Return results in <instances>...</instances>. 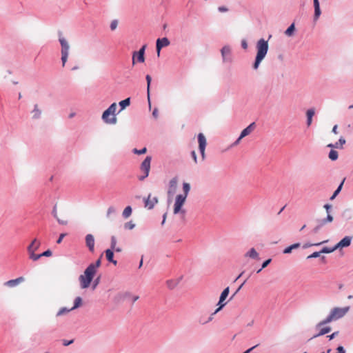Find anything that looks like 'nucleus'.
I'll use <instances>...</instances> for the list:
<instances>
[{"label":"nucleus","mask_w":353,"mask_h":353,"mask_svg":"<svg viewBox=\"0 0 353 353\" xmlns=\"http://www.w3.org/2000/svg\"><path fill=\"white\" fill-rule=\"evenodd\" d=\"M146 46H143L139 51H134L132 54V64H135V61L139 62V63H143L145 61V50Z\"/></svg>","instance_id":"8"},{"label":"nucleus","mask_w":353,"mask_h":353,"mask_svg":"<svg viewBox=\"0 0 353 353\" xmlns=\"http://www.w3.org/2000/svg\"><path fill=\"white\" fill-rule=\"evenodd\" d=\"M116 245H117V239L114 236H112L111 237V243H110V250H114L115 249V247H116Z\"/></svg>","instance_id":"48"},{"label":"nucleus","mask_w":353,"mask_h":353,"mask_svg":"<svg viewBox=\"0 0 353 353\" xmlns=\"http://www.w3.org/2000/svg\"><path fill=\"white\" fill-rule=\"evenodd\" d=\"M132 207L128 205L125 208V209L123 211L122 216L124 219H128L130 217L132 214Z\"/></svg>","instance_id":"31"},{"label":"nucleus","mask_w":353,"mask_h":353,"mask_svg":"<svg viewBox=\"0 0 353 353\" xmlns=\"http://www.w3.org/2000/svg\"><path fill=\"white\" fill-rule=\"evenodd\" d=\"M27 250L29 254L30 259L33 261H37L41 257V254H34L35 251H32V249L31 248H27Z\"/></svg>","instance_id":"26"},{"label":"nucleus","mask_w":353,"mask_h":353,"mask_svg":"<svg viewBox=\"0 0 353 353\" xmlns=\"http://www.w3.org/2000/svg\"><path fill=\"white\" fill-rule=\"evenodd\" d=\"M101 265V259H99L95 263H90L88 267L92 268L97 272V268Z\"/></svg>","instance_id":"39"},{"label":"nucleus","mask_w":353,"mask_h":353,"mask_svg":"<svg viewBox=\"0 0 353 353\" xmlns=\"http://www.w3.org/2000/svg\"><path fill=\"white\" fill-rule=\"evenodd\" d=\"M32 119H39L41 118V110L39 108V106L37 104H35L34 105V108L32 111Z\"/></svg>","instance_id":"25"},{"label":"nucleus","mask_w":353,"mask_h":353,"mask_svg":"<svg viewBox=\"0 0 353 353\" xmlns=\"http://www.w3.org/2000/svg\"><path fill=\"white\" fill-rule=\"evenodd\" d=\"M221 53L224 63L232 62V50L229 46H224L221 50Z\"/></svg>","instance_id":"11"},{"label":"nucleus","mask_w":353,"mask_h":353,"mask_svg":"<svg viewBox=\"0 0 353 353\" xmlns=\"http://www.w3.org/2000/svg\"><path fill=\"white\" fill-rule=\"evenodd\" d=\"M130 295V294L129 292H125V293H119L116 296H115V300H117V301L121 300V299H124L125 297L127 296H129Z\"/></svg>","instance_id":"41"},{"label":"nucleus","mask_w":353,"mask_h":353,"mask_svg":"<svg viewBox=\"0 0 353 353\" xmlns=\"http://www.w3.org/2000/svg\"><path fill=\"white\" fill-rule=\"evenodd\" d=\"M333 221V216L331 214H327L326 218L322 219H318L316 221L317 225L312 230V233L316 234L321 230V228L327 223H331Z\"/></svg>","instance_id":"10"},{"label":"nucleus","mask_w":353,"mask_h":353,"mask_svg":"<svg viewBox=\"0 0 353 353\" xmlns=\"http://www.w3.org/2000/svg\"><path fill=\"white\" fill-rule=\"evenodd\" d=\"M330 331H331V327L330 326L323 327L319 330V332L317 334H314L312 337H311L309 339V341L312 340L314 338L329 333Z\"/></svg>","instance_id":"22"},{"label":"nucleus","mask_w":353,"mask_h":353,"mask_svg":"<svg viewBox=\"0 0 353 353\" xmlns=\"http://www.w3.org/2000/svg\"><path fill=\"white\" fill-rule=\"evenodd\" d=\"M321 252H313L312 254H311L310 255L307 256V259H313V258H317V257H319L320 255H321Z\"/></svg>","instance_id":"51"},{"label":"nucleus","mask_w":353,"mask_h":353,"mask_svg":"<svg viewBox=\"0 0 353 353\" xmlns=\"http://www.w3.org/2000/svg\"><path fill=\"white\" fill-rule=\"evenodd\" d=\"M72 310L70 309H68V307H61L57 313L56 316H63V315H65L66 314H68V312H70V311H72Z\"/></svg>","instance_id":"34"},{"label":"nucleus","mask_w":353,"mask_h":353,"mask_svg":"<svg viewBox=\"0 0 353 353\" xmlns=\"http://www.w3.org/2000/svg\"><path fill=\"white\" fill-rule=\"evenodd\" d=\"M118 20L117 19H114L111 21L110 23V30L112 31H114L117 29V26H118Z\"/></svg>","instance_id":"45"},{"label":"nucleus","mask_w":353,"mask_h":353,"mask_svg":"<svg viewBox=\"0 0 353 353\" xmlns=\"http://www.w3.org/2000/svg\"><path fill=\"white\" fill-rule=\"evenodd\" d=\"M181 279H182V276L179 277L176 280H173V279L168 280L166 281L167 287L170 290H173L174 288H176L179 285V283H180Z\"/></svg>","instance_id":"23"},{"label":"nucleus","mask_w":353,"mask_h":353,"mask_svg":"<svg viewBox=\"0 0 353 353\" xmlns=\"http://www.w3.org/2000/svg\"><path fill=\"white\" fill-rule=\"evenodd\" d=\"M65 236H66V234H65V233L61 234H60V236H59V238H58V239L57 240V243H59H59H61V241H62V240H63V239Z\"/></svg>","instance_id":"61"},{"label":"nucleus","mask_w":353,"mask_h":353,"mask_svg":"<svg viewBox=\"0 0 353 353\" xmlns=\"http://www.w3.org/2000/svg\"><path fill=\"white\" fill-rule=\"evenodd\" d=\"M215 314H214V312L208 317V319L205 321H202L201 320H199V323L201 324V325H205L210 321H212L213 319V316Z\"/></svg>","instance_id":"50"},{"label":"nucleus","mask_w":353,"mask_h":353,"mask_svg":"<svg viewBox=\"0 0 353 353\" xmlns=\"http://www.w3.org/2000/svg\"><path fill=\"white\" fill-rule=\"evenodd\" d=\"M132 152L134 154H143L147 152V148L145 147L143 148L141 150L134 148V149H133Z\"/></svg>","instance_id":"43"},{"label":"nucleus","mask_w":353,"mask_h":353,"mask_svg":"<svg viewBox=\"0 0 353 353\" xmlns=\"http://www.w3.org/2000/svg\"><path fill=\"white\" fill-rule=\"evenodd\" d=\"M344 181H345V179H343V180L339 184L338 188L335 190V191L334 192L333 194L332 195V196L330 199V200H334L335 199V197L340 193V192L342 190Z\"/></svg>","instance_id":"32"},{"label":"nucleus","mask_w":353,"mask_h":353,"mask_svg":"<svg viewBox=\"0 0 353 353\" xmlns=\"http://www.w3.org/2000/svg\"><path fill=\"white\" fill-rule=\"evenodd\" d=\"M327 242V241H322V242H320V243H305L303 245V249H306L309 247H311V246H319L324 243Z\"/></svg>","instance_id":"42"},{"label":"nucleus","mask_w":353,"mask_h":353,"mask_svg":"<svg viewBox=\"0 0 353 353\" xmlns=\"http://www.w3.org/2000/svg\"><path fill=\"white\" fill-rule=\"evenodd\" d=\"M328 157L332 161H336L339 157L338 152L334 150H331Z\"/></svg>","instance_id":"37"},{"label":"nucleus","mask_w":353,"mask_h":353,"mask_svg":"<svg viewBox=\"0 0 353 353\" xmlns=\"http://www.w3.org/2000/svg\"><path fill=\"white\" fill-rule=\"evenodd\" d=\"M41 243L37 239H33L31 243L28 246V248H31L32 251L37 250L40 247Z\"/></svg>","instance_id":"30"},{"label":"nucleus","mask_w":353,"mask_h":353,"mask_svg":"<svg viewBox=\"0 0 353 353\" xmlns=\"http://www.w3.org/2000/svg\"><path fill=\"white\" fill-rule=\"evenodd\" d=\"M350 307H334L331 311L330 314L333 317L334 321H336L339 319L343 318L348 312Z\"/></svg>","instance_id":"7"},{"label":"nucleus","mask_w":353,"mask_h":353,"mask_svg":"<svg viewBox=\"0 0 353 353\" xmlns=\"http://www.w3.org/2000/svg\"><path fill=\"white\" fill-rule=\"evenodd\" d=\"M190 190V185L188 183L183 182V194H180L179 195H185V198H187Z\"/></svg>","instance_id":"33"},{"label":"nucleus","mask_w":353,"mask_h":353,"mask_svg":"<svg viewBox=\"0 0 353 353\" xmlns=\"http://www.w3.org/2000/svg\"><path fill=\"white\" fill-rule=\"evenodd\" d=\"M218 10L221 12H227L228 10V9L225 6H219L218 8Z\"/></svg>","instance_id":"64"},{"label":"nucleus","mask_w":353,"mask_h":353,"mask_svg":"<svg viewBox=\"0 0 353 353\" xmlns=\"http://www.w3.org/2000/svg\"><path fill=\"white\" fill-rule=\"evenodd\" d=\"M255 127V123H250L248 127L243 129L240 134V139H243L251 133Z\"/></svg>","instance_id":"19"},{"label":"nucleus","mask_w":353,"mask_h":353,"mask_svg":"<svg viewBox=\"0 0 353 353\" xmlns=\"http://www.w3.org/2000/svg\"><path fill=\"white\" fill-rule=\"evenodd\" d=\"M229 292H230L229 287L225 288L223 290V292H221V294L220 295L219 301L218 304H217L219 305V307L214 312V314H216L218 312H219L227 304V302L224 303V301L228 297V296L229 294Z\"/></svg>","instance_id":"9"},{"label":"nucleus","mask_w":353,"mask_h":353,"mask_svg":"<svg viewBox=\"0 0 353 353\" xmlns=\"http://www.w3.org/2000/svg\"><path fill=\"white\" fill-rule=\"evenodd\" d=\"M52 252L50 250H47L41 254V257L42 256H52Z\"/></svg>","instance_id":"53"},{"label":"nucleus","mask_w":353,"mask_h":353,"mask_svg":"<svg viewBox=\"0 0 353 353\" xmlns=\"http://www.w3.org/2000/svg\"><path fill=\"white\" fill-rule=\"evenodd\" d=\"M170 43L169 39L167 37H163L161 39H158L156 41V49L157 52V55L159 57L161 50L163 47H166L169 46Z\"/></svg>","instance_id":"13"},{"label":"nucleus","mask_w":353,"mask_h":353,"mask_svg":"<svg viewBox=\"0 0 353 353\" xmlns=\"http://www.w3.org/2000/svg\"><path fill=\"white\" fill-rule=\"evenodd\" d=\"M336 350H337L336 353H345V350L344 349V347L343 346H341V345L336 348Z\"/></svg>","instance_id":"62"},{"label":"nucleus","mask_w":353,"mask_h":353,"mask_svg":"<svg viewBox=\"0 0 353 353\" xmlns=\"http://www.w3.org/2000/svg\"><path fill=\"white\" fill-rule=\"evenodd\" d=\"M339 334V331L333 332L332 334L328 335L327 337L329 339V340H332L334 339L337 335Z\"/></svg>","instance_id":"56"},{"label":"nucleus","mask_w":353,"mask_h":353,"mask_svg":"<svg viewBox=\"0 0 353 353\" xmlns=\"http://www.w3.org/2000/svg\"><path fill=\"white\" fill-rule=\"evenodd\" d=\"M246 282V280H245L243 281V283L237 288V290H236V291L234 292V293L231 296V297L230 298V300H232L234 296L239 292V290L241 289V288L243 287V285Z\"/></svg>","instance_id":"52"},{"label":"nucleus","mask_w":353,"mask_h":353,"mask_svg":"<svg viewBox=\"0 0 353 353\" xmlns=\"http://www.w3.org/2000/svg\"><path fill=\"white\" fill-rule=\"evenodd\" d=\"M145 79H146V81H147L148 100V102H149V106L150 108L151 105H150V83H151L152 78H151L150 75L147 74L145 76Z\"/></svg>","instance_id":"27"},{"label":"nucleus","mask_w":353,"mask_h":353,"mask_svg":"<svg viewBox=\"0 0 353 353\" xmlns=\"http://www.w3.org/2000/svg\"><path fill=\"white\" fill-rule=\"evenodd\" d=\"M352 240V236H345L338 243H336L335 245L336 250L350 246L351 244Z\"/></svg>","instance_id":"14"},{"label":"nucleus","mask_w":353,"mask_h":353,"mask_svg":"<svg viewBox=\"0 0 353 353\" xmlns=\"http://www.w3.org/2000/svg\"><path fill=\"white\" fill-rule=\"evenodd\" d=\"M256 55L252 68L257 70L261 61L265 57L268 51V41L264 39H260L256 43Z\"/></svg>","instance_id":"1"},{"label":"nucleus","mask_w":353,"mask_h":353,"mask_svg":"<svg viewBox=\"0 0 353 353\" xmlns=\"http://www.w3.org/2000/svg\"><path fill=\"white\" fill-rule=\"evenodd\" d=\"M324 208L326 210L327 214H330V210L332 209V205L329 203H326L324 205Z\"/></svg>","instance_id":"54"},{"label":"nucleus","mask_w":353,"mask_h":353,"mask_svg":"<svg viewBox=\"0 0 353 353\" xmlns=\"http://www.w3.org/2000/svg\"><path fill=\"white\" fill-rule=\"evenodd\" d=\"M295 30L294 24L292 23L285 31V34L287 36H292Z\"/></svg>","instance_id":"38"},{"label":"nucleus","mask_w":353,"mask_h":353,"mask_svg":"<svg viewBox=\"0 0 353 353\" xmlns=\"http://www.w3.org/2000/svg\"><path fill=\"white\" fill-rule=\"evenodd\" d=\"M152 157L150 156H147L143 161L141 164V170L144 172V174L140 176L139 179L140 181L144 180L146 177L148 176L150 170V163H151Z\"/></svg>","instance_id":"6"},{"label":"nucleus","mask_w":353,"mask_h":353,"mask_svg":"<svg viewBox=\"0 0 353 353\" xmlns=\"http://www.w3.org/2000/svg\"><path fill=\"white\" fill-rule=\"evenodd\" d=\"M300 246H301V243H294V244H292V245L285 248L283 250V252L284 254H290V253L292 252V250L299 248Z\"/></svg>","instance_id":"28"},{"label":"nucleus","mask_w":353,"mask_h":353,"mask_svg":"<svg viewBox=\"0 0 353 353\" xmlns=\"http://www.w3.org/2000/svg\"><path fill=\"white\" fill-rule=\"evenodd\" d=\"M135 227V224L132 221H128L124 224V228L126 230H132Z\"/></svg>","instance_id":"44"},{"label":"nucleus","mask_w":353,"mask_h":353,"mask_svg":"<svg viewBox=\"0 0 353 353\" xmlns=\"http://www.w3.org/2000/svg\"><path fill=\"white\" fill-rule=\"evenodd\" d=\"M24 280L25 279L23 276H20L15 279H11V280H9V281L5 282L4 285L9 288H13V287L18 285L23 281H24Z\"/></svg>","instance_id":"17"},{"label":"nucleus","mask_w":353,"mask_h":353,"mask_svg":"<svg viewBox=\"0 0 353 353\" xmlns=\"http://www.w3.org/2000/svg\"><path fill=\"white\" fill-rule=\"evenodd\" d=\"M73 342H74V340H73V339L70 340V341H68V340H65V339H64V340H63V345L64 346H68L69 345H70V344L73 343Z\"/></svg>","instance_id":"57"},{"label":"nucleus","mask_w":353,"mask_h":353,"mask_svg":"<svg viewBox=\"0 0 353 353\" xmlns=\"http://www.w3.org/2000/svg\"><path fill=\"white\" fill-rule=\"evenodd\" d=\"M248 43L245 39L241 41V47L243 49L246 50L248 48Z\"/></svg>","instance_id":"60"},{"label":"nucleus","mask_w":353,"mask_h":353,"mask_svg":"<svg viewBox=\"0 0 353 353\" xmlns=\"http://www.w3.org/2000/svg\"><path fill=\"white\" fill-rule=\"evenodd\" d=\"M81 303H82V299L80 296L76 297L74 301V305L71 308V310H73L78 308L79 307L81 306Z\"/></svg>","instance_id":"35"},{"label":"nucleus","mask_w":353,"mask_h":353,"mask_svg":"<svg viewBox=\"0 0 353 353\" xmlns=\"http://www.w3.org/2000/svg\"><path fill=\"white\" fill-rule=\"evenodd\" d=\"M150 196L151 194H150L147 198H144L145 207L149 210L153 209L155 204L158 202V199L157 197H153L151 199Z\"/></svg>","instance_id":"15"},{"label":"nucleus","mask_w":353,"mask_h":353,"mask_svg":"<svg viewBox=\"0 0 353 353\" xmlns=\"http://www.w3.org/2000/svg\"><path fill=\"white\" fill-rule=\"evenodd\" d=\"M191 157H192L195 163H197V157L194 150L191 152Z\"/></svg>","instance_id":"59"},{"label":"nucleus","mask_w":353,"mask_h":353,"mask_svg":"<svg viewBox=\"0 0 353 353\" xmlns=\"http://www.w3.org/2000/svg\"><path fill=\"white\" fill-rule=\"evenodd\" d=\"M314 1V20L316 21L321 14L320 4L319 0H313Z\"/></svg>","instance_id":"20"},{"label":"nucleus","mask_w":353,"mask_h":353,"mask_svg":"<svg viewBox=\"0 0 353 353\" xmlns=\"http://www.w3.org/2000/svg\"><path fill=\"white\" fill-rule=\"evenodd\" d=\"M177 180L176 178H173L170 181V187H175L176 185Z\"/></svg>","instance_id":"58"},{"label":"nucleus","mask_w":353,"mask_h":353,"mask_svg":"<svg viewBox=\"0 0 353 353\" xmlns=\"http://www.w3.org/2000/svg\"><path fill=\"white\" fill-rule=\"evenodd\" d=\"M59 41L61 45V62L62 65L64 66L68 61L69 52H70V45L68 41L63 37L62 32H59Z\"/></svg>","instance_id":"4"},{"label":"nucleus","mask_w":353,"mask_h":353,"mask_svg":"<svg viewBox=\"0 0 353 353\" xmlns=\"http://www.w3.org/2000/svg\"><path fill=\"white\" fill-rule=\"evenodd\" d=\"M85 244L88 250L93 252L94 250V238L91 234H88L85 236Z\"/></svg>","instance_id":"16"},{"label":"nucleus","mask_w":353,"mask_h":353,"mask_svg":"<svg viewBox=\"0 0 353 353\" xmlns=\"http://www.w3.org/2000/svg\"><path fill=\"white\" fill-rule=\"evenodd\" d=\"M152 116L154 118L157 119L159 117V112L157 108H154L152 112Z\"/></svg>","instance_id":"63"},{"label":"nucleus","mask_w":353,"mask_h":353,"mask_svg":"<svg viewBox=\"0 0 353 353\" xmlns=\"http://www.w3.org/2000/svg\"><path fill=\"white\" fill-rule=\"evenodd\" d=\"M198 142H199V149L200 153L201 154L202 159H205V150L207 145L206 139L203 133H199L198 134Z\"/></svg>","instance_id":"12"},{"label":"nucleus","mask_w":353,"mask_h":353,"mask_svg":"<svg viewBox=\"0 0 353 353\" xmlns=\"http://www.w3.org/2000/svg\"><path fill=\"white\" fill-rule=\"evenodd\" d=\"M117 103H112L108 109H106L102 114L101 119L105 123L114 125L117 122L116 117Z\"/></svg>","instance_id":"3"},{"label":"nucleus","mask_w":353,"mask_h":353,"mask_svg":"<svg viewBox=\"0 0 353 353\" xmlns=\"http://www.w3.org/2000/svg\"><path fill=\"white\" fill-rule=\"evenodd\" d=\"M92 290H95L97 288V287L98 286V285L99 284V283H100V276H98L97 278L94 279V281H92Z\"/></svg>","instance_id":"47"},{"label":"nucleus","mask_w":353,"mask_h":353,"mask_svg":"<svg viewBox=\"0 0 353 353\" xmlns=\"http://www.w3.org/2000/svg\"><path fill=\"white\" fill-rule=\"evenodd\" d=\"M314 114H315L314 108H310L306 112V117H313Z\"/></svg>","instance_id":"49"},{"label":"nucleus","mask_w":353,"mask_h":353,"mask_svg":"<svg viewBox=\"0 0 353 353\" xmlns=\"http://www.w3.org/2000/svg\"><path fill=\"white\" fill-rule=\"evenodd\" d=\"M130 104V97L126 98L125 99L121 101L119 103V105L120 106V110L119 111V112H120L121 111L124 110L126 107L129 106Z\"/></svg>","instance_id":"29"},{"label":"nucleus","mask_w":353,"mask_h":353,"mask_svg":"<svg viewBox=\"0 0 353 353\" xmlns=\"http://www.w3.org/2000/svg\"><path fill=\"white\" fill-rule=\"evenodd\" d=\"M116 212V209L113 206H110L107 210L106 216L109 218L112 214H114Z\"/></svg>","instance_id":"46"},{"label":"nucleus","mask_w":353,"mask_h":353,"mask_svg":"<svg viewBox=\"0 0 353 353\" xmlns=\"http://www.w3.org/2000/svg\"><path fill=\"white\" fill-rule=\"evenodd\" d=\"M272 261L271 259H268L265 261H264L261 265L262 268H265Z\"/></svg>","instance_id":"55"},{"label":"nucleus","mask_w":353,"mask_h":353,"mask_svg":"<svg viewBox=\"0 0 353 353\" xmlns=\"http://www.w3.org/2000/svg\"><path fill=\"white\" fill-rule=\"evenodd\" d=\"M245 258H249L254 260H259V254L256 252L255 248H250L246 253L244 254Z\"/></svg>","instance_id":"18"},{"label":"nucleus","mask_w":353,"mask_h":353,"mask_svg":"<svg viewBox=\"0 0 353 353\" xmlns=\"http://www.w3.org/2000/svg\"><path fill=\"white\" fill-rule=\"evenodd\" d=\"M345 143V139L343 137H341L338 142L334 143L335 148H341L343 145Z\"/></svg>","instance_id":"40"},{"label":"nucleus","mask_w":353,"mask_h":353,"mask_svg":"<svg viewBox=\"0 0 353 353\" xmlns=\"http://www.w3.org/2000/svg\"><path fill=\"white\" fill-rule=\"evenodd\" d=\"M336 250V248L334 245L332 248L324 247L321 249V250H320V252L321 254H329V253L333 252Z\"/></svg>","instance_id":"36"},{"label":"nucleus","mask_w":353,"mask_h":353,"mask_svg":"<svg viewBox=\"0 0 353 353\" xmlns=\"http://www.w3.org/2000/svg\"><path fill=\"white\" fill-rule=\"evenodd\" d=\"M96 273L97 272L92 270V268H89L88 266L85 268L83 274H81L79 277V281L81 289H86L90 285Z\"/></svg>","instance_id":"2"},{"label":"nucleus","mask_w":353,"mask_h":353,"mask_svg":"<svg viewBox=\"0 0 353 353\" xmlns=\"http://www.w3.org/2000/svg\"><path fill=\"white\" fill-rule=\"evenodd\" d=\"M332 321H334V319H333V317L332 316L331 314L330 313L325 319L322 320L321 321H320L319 323H318L316 324V329L318 330L321 327H322L325 325H327V324L331 323Z\"/></svg>","instance_id":"21"},{"label":"nucleus","mask_w":353,"mask_h":353,"mask_svg":"<svg viewBox=\"0 0 353 353\" xmlns=\"http://www.w3.org/2000/svg\"><path fill=\"white\" fill-rule=\"evenodd\" d=\"M186 200L185 195H179L178 194L175 199V203L174 205V210L173 212L174 214H181L183 218L185 216V210L182 209V206L185 203Z\"/></svg>","instance_id":"5"},{"label":"nucleus","mask_w":353,"mask_h":353,"mask_svg":"<svg viewBox=\"0 0 353 353\" xmlns=\"http://www.w3.org/2000/svg\"><path fill=\"white\" fill-rule=\"evenodd\" d=\"M105 252L107 260L114 265H117V261L114 260V250L107 249Z\"/></svg>","instance_id":"24"}]
</instances>
